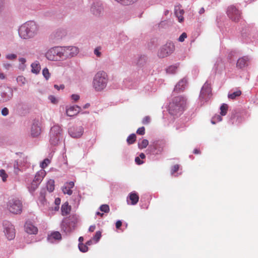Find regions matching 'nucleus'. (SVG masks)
Segmentation results:
<instances>
[{
  "label": "nucleus",
  "mask_w": 258,
  "mask_h": 258,
  "mask_svg": "<svg viewBox=\"0 0 258 258\" xmlns=\"http://www.w3.org/2000/svg\"><path fill=\"white\" fill-rule=\"evenodd\" d=\"M38 31V26L34 21H28L23 24L19 29V34L23 39L33 37Z\"/></svg>",
  "instance_id": "obj_1"
},
{
  "label": "nucleus",
  "mask_w": 258,
  "mask_h": 258,
  "mask_svg": "<svg viewBox=\"0 0 258 258\" xmlns=\"http://www.w3.org/2000/svg\"><path fill=\"white\" fill-rule=\"evenodd\" d=\"M108 76L104 71H99L95 75L93 81V87L96 91L103 90L108 83Z\"/></svg>",
  "instance_id": "obj_2"
},
{
  "label": "nucleus",
  "mask_w": 258,
  "mask_h": 258,
  "mask_svg": "<svg viewBox=\"0 0 258 258\" xmlns=\"http://www.w3.org/2000/svg\"><path fill=\"white\" fill-rule=\"evenodd\" d=\"M186 106V99L181 96L175 97L169 105V110L170 113L176 114L183 111Z\"/></svg>",
  "instance_id": "obj_3"
},
{
  "label": "nucleus",
  "mask_w": 258,
  "mask_h": 258,
  "mask_svg": "<svg viewBox=\"0 0 258 258\" xmlns=\"http://www.w3.org/2000/svg\"><path fill=\"white\" fill-rule=\"evenodd\" d=\"M62 132L61 126L58 124L51 127L49 133V142L51 145L55 146L58 144L60 140L62 139Z\"/></svg>",
  "instance_id": "obj_4"
},
{
  "label": "nucleus",
  "mask_w": 258,
  "mask_h": 258,
  "mask_svg": "<svg viewBox=\"0 0 258 258\" xmlns=\"http://www.w3.org/2000/svg\"><path fill=\"white\" fill-rule=\"evenodd\" d=\"M22 203L18 199H10L7 203V210L14 214H21L22 212Z\"/></svg>",
  "instance_id": "obj_5"
},
{
  "label": "nucleus",
  "mask_w": 258,
  "mask_h": 258,
  "mask_svg": "<svg viewBox=\"0 0 258 258\" xmlns=\"http://www.w3.org/2000/svg\"><path fill=\"white\" fill-rule=\"evenodd\" d=\"M46 57L50 60L57 61L62 60L61 47H54L49 49L45 54Z\"/></svg>",
  "instance_id": "obj_6"
},
{
  "label": "nucleus",
  "mask_w": 258,
  "mask_h": 258,
  "mask_svg": "<svg viewBox=\"0 0 258 258\" xmlns=\"http://www.w3.org/2000/svg\"><path fill=\"white\" fill-rule=\"evenodd\" d=\"M4 232L7 239L9 240L13 239L15 237V229L14 225L9 221H3Z\"/></svg>",
  "instance_id": "obj_7"
},
{
  "label": "nucleus",
  "mask_w": 258,
  "mask_h": 258,
  "mask_svg": "<svg viewBox=\"0 0 258 258\" xmlns=\"http://www.w3.org/2000/svg\"><path fill=\"white\" fill-rule=\"evenodd\" d=\"M61 49L62 60L74 57L77 55L79 52V49L74 46L61 47Z\"/></svg>",
  "instance_id": "obj_8"
},
{
  "label": "nucleus",
  "mask_w": 258,
  "mask_h": 258,
  "mask_svg": "<svg viewBox=\"0 0 258 258\" xmlns=\"http://www.w3.org/2000/svg\"><path fill=\"white\" fill-rule=\"evenodd\" d=\"M229 18L233 21L237 22L241 18L240 12L234 6H229L227 11Z\"/></svg>",
  "instance_id": "obj_9"
},
{
  "label": "nucleus",
  "mask_w": 258,
  "mask_h": 258,
  "mask_svg": "<svg viewBox=\"0 0 258 258\" xmlns=\"http://www.w3.org/2000/svg\"><path fill=\"white\" fill-rule=\"evenodd\" d=\"M174 50V45L173 43H166L159 50L158 55L160 57L164 58L171 54Z\"/></svg>",
  "instance_id": "obj_10"
},
{
  "label": "nucleus",
  "mask_w": 258,
  "mask_h": 258,
  "mask_svg": "<svg viewBox=\"0 0 258 258\" xmlns=\"http://www.w3.org/2000/svg\"><path fill=\"white\" fill-rule=\"evenodd\" d=\"M13 96L12 90L9 88L0 87V102H5L10 100Z\"/></svg>",
  "instance_id": "obj_11"
},
{
  "label": "nucleus",
  "mask_w": 258,
  "mask_h": 258,
  "mask_svg": "<svg viewBox=\"0 0 258 258\" xmlns=\"http://www.w3.org/2000/svg\"><path fill=\"white\" fill-rule=\"evenodd\" d=\"M45 175L46 172L43 169H41L37 172L32 182L31 188H33V190H35L38 187V184L41 182Z\"/></svg>",
  "instance_id": "obj_12"
},
{
  "label": "nucleus",
  "mask_w": 258,
  "mask_h": 258,
  "mask_svg": "<svg viewBox=\"0 0 258 258\" xmlns=\"http://www.w3.org/2000/svg\"><path fill=\"white\" fill-rule=\"evenodd\" d=\"M211 88L210 85L205 83L203 86L200 95V99L207 101L211 96Z\"/></svg>",
  "instance_id": "obj_13"
},
{
  "label": "nucleus",
  "mask_w": 258,
  "mask_h": 258,
  "mask_svg": "<svg viewBox=\"0 0 258 258\" xmlns=\"http://www.w3.org/2000/svg\"><path fill=\"white\" fill-rule=\"evenodd\" d=\"M69 133L73 138H80L83 135V128L82 126H72L70 128Z\"/></svg>",
  "instance_id": "obj_14"
},
{
  "label": "nucleus",
  "mask_w": 258,
  "mask_h": 258,
  "mask_svg": "<svg viewBox=\"0 0 258 258\" xmlns=\"http://www.w3.org/2000/svg\"><path fill=\"white\" fill-rule=\"evenodd\" d=\"M165 147V143L161 141H156L153 142L152 145H151V148L153 152L157 151L156 154L161 153L163 151Z\"/></svg>",
  "instance_id": "obj_15"
},
{
  "label": "nucleus",
  "mask_w": 258,
  "mask_h": 258,
  "mask_svg": "<svg viewBox=\"0 0 258 258\" xmlns=\"http://www.w3.org/2000/svg\"><path fill=\"white\" fill-rule=\"evenodd\" d=\"M249 58L248 56H243L239 58L237 61L236 67L240 69H242L248 65Z\"/></svg>",
  "instance_id": "obj_16"
},
{
  "label": "nucleus",
  "mask_w": 258,
  "mask_h": 258,
  "mask_svg": "<svg viewBox=\"0 0 258 258\" xmlns=\"http://www.w3.org/2000/svg\"><path fill=\"white\" fill-rule=\"evenodd\" d=\"M41 132V127L39 125V123L38 121H35L31 127V135L33 137H38Z\"/></svg>",
  "instance_id": "obj_17"
},
{
  "label": "nucleus",
  "mask_w": 258,
  "mask_h": 258,
  "mask_svg": "<svg viewBox=\"0 0 258 258\" xmlns=\"http://www.w3.org/2000/svg\"><path fill=\"white\" fill-rule=\"evenodd\" d=\"M81 111V108L77 106H72L66 109L67 115L69 116L76 115Z\"/></svg>",
  "instance_id": "obj_18"
},
{
  "label": "nucleus",
  "mask_w": 258,
  "mask_h": 258,
  "mask_svg": "<svg viewBox=\"0 0 258 258\" xmlns=\"http://www.w3.org/2000/svg\"><path fill=\"white\" fill-rule=\"evenodd\" d=\"M187 83V80L186 78H183L181 79L176 85L174 89V91L178 93L180 91L183 90Z\"/></svg>",
  "instance_id": "obj_19"
},
{
  "label": "nucleus",
  "mask_w": 258,
  "mask_h": 258,
  "mask_svg": "<svg viewBox=\"0 0 258 258\" xmlns=\"http://www.w3.org/2000/svg\"><path fill=\"white\" fill-rule=\"evenodd\" d=\"M139 200L138 195L136 192H131L127 200L128 204L135 205L137 204Z\"/></svg>",
  "instance_id": "obj_20"
},
{
  "label": "nucleus",
  "mask_w": 258,
  "mask_h": 258,
  "mask_svg": "<svg viewBox=\"0 0 258 258\" xmlns=\"http://www.w3.org/2000/svg\"><path fill=\"white\" fill-rule=\"evenodd\" d=\"M25 231L31 234H35L37 233L38 229L36 227L30 223H26L25 225Z\"/></svg>",
  "instance_id": "obj_21"
},
{
  "label": "nucleus",
  "mask_w": 258,
  "mask_h": 258,
  "mask_svg": "<svg viewBox=\"0 0 258 258\" xmlns=\"http://www.w3.org/2000/svg\"><path fill=\"white\" fill-rule=\"evenodd\" d=\"M74 186V183L73 181L67 182L63 187H62V190L64 194H68L71 195L73 194L72 188Z\"/></svg>",
  "instance_id": "obj_22"
},
{
  "label": "nucleus",
  "mask_w": 258,
  "mask_h": 258,
  "mask_svg": "<svg viewBox=\"0 0 258 258\" xmlns=\"http://www.w3.org/2000/svg\"><path fill=\"white\" fill-rule=\"evenodd\" d=\"M102 9L101 5L97 3L92 6L91 11L94 15L98 16L101 14Z\"/></svg>",
  "instance_id": "obj_23"
},
{
  "label": "nucleus",
  "mask_w": 258,
  "mask_h": 258,
  "mask_svg": "<svg viewBox=\"0 0 258 258\" xmlns=\"http://www.w3.org/2000/svg\"><path fill=\"white\" fill-rule=\"evenodd\" d=\"M175 15L178 18V21L179 22H183L184 18L183 17V15L184 14V11L183 9H181L180 7L176 6L175 7Z\"/></svg>",
  "instance_id": "obj_24"
},
{
  "label": "nucleus",
  "mask_w": 258,
  "mask_h": 258,
  "mask_svg": "<svg viewBox=\"0 0 258 258\" xmlns=\"http://www.w3.org/2000/svg\"><path fill=\"white\" fill-rule=\"evenodd\" d=\"M31 72L33 74H38L39 73L41 67L39 61H35L31 64Z\"/></svg>",
  "instance_id": "obj_25"
},
{
  "label": "nucleus",
  "mask_w": 258,
  "mask_h": 258,
  "mask_svg": "<svg viewBox=\"0 0 258 258\" xmlns=\"http://www.w3.org/2000/svg\"><path fill=\"white\" fill-rule=\"evenodd\" d=\"M61 210L63 216H66L70 214L71 207L69 205L68 202H67L62 205Z\"/></svg>",
  "instance_id": "obj_26"
},
{
  "label": "nucleus",
  "mask_w": 258,
  "mask_h": 258,
  "mask_svg": "<svg viewBox=\"0 0 258 258\" xmlns=\"http://www.w3.org/2000/svg\"><path fill=\"white\" fill-rule=\"evenodd\" d=\"M48 240L53 242V240H60L61 239V235L59 232L55 231L52 232L50 235H48Z\"/></svg>",
  "instance_id": "obj_27"
},
{
  "label": "nucleus",
  "mask_w": 258,
  "mask_h": 258,
  "mask_svg": "<svg viewBox=\"0 0 258 258\" xmlns=\"http://www.w3.org/2000/svg\"><path fill=\"white\" fill-rule=\"evenodd\" d=\"M46 187L49 192L53 191L54 189V181L52 179L48 180L47 183Z\"/></svg>",
  "instance_id": "obj_28"
},
{
  "label": "nucleus",
  "mask_w": 258,
  "mask_h": 258,
  "mask_svg": "<svg viewBox=\"0 0 258 258\" xmlns=\"http://www.w3.org/2000/svg\"><path fill=\"white\" fill-rule=\"evenodd\" d=\"M228 106L226 104H223L220 107V114L221 115H225L228 110Z\"/></svg>",
  "instance_id": "obj_29"
},
{
  "label": "nucleus",
  "mask_w": 258,
  "mask_h": 258,
  "mask_svg": "<svg viewBox=\"0 0 258 258\" xmlns=\"http://www.w3.org/2000/svg\"><path fill=\"white\" fill-rule=\"evenodd\" d=\"M136 140V136L134 134L130 135L127 138V142L130 145L134 143Z\"/></svg>",
  "instance_id": "obj_30"
},
{
  "label": "nucleus",
  "mask_w": 258,
  "mask_h": 258,
  "mask_svg": "<svg viewBox=\"0 0 258 258\" xmlns=\"http://www.w3.org/2000/svg\"><path fill=\"white\" fill-rule=\"evenodd\" d=\"M241 94V91L240 90H237L232 93L228 95V98L231 99H234L236 97L239 96Z\"/></svg>",
  "instance_id": "obj_31"
},
{
  "label": "nucleus",
  "mask_w": 258,
  "mask_h": 258,
  "mask_svg": "<svg viewBox=\"0 0 258 258\" xmlns=\"http://www.w3.org/2000/svg\"><path fill=\"white\" fill-rule=\"evenodd\" d=\"M149 144V142L146 139H144L141 143L138 144V147L140 149H142L146 148Z\"/></svg>",
  "instance_id": "obj_32"
},
{
  "label": "nucleus",
  "mask_w": 258,
  "mask_h": 258,
  "mask_svg": "<svg viewBox=\"0 0 258 258\" xmlns=\"http://www.w3.org/2000/svg\"><path fill=\"white\" fill-rule=\"evenodd\" d=\"M17 81L20 86H23L25 84L26 80L23 76H20L17 78Z\"/></svg>",
  "instance_id": "obj_33"
},
{
  "label": "nucleus",
  "mask_w": 258,
  "mask_h": 258,
  "mask_svg": "<svg viewBox=\"0 0 258 258\" xmlns=\"http://www.w3.org/2000/svg\"><path fill=\"white\" fill-rule=\"evenodd\" d=\"M177 69V67L176 66H171L167 69L166 72L168 74H173L176 72Z\"/></svg>",
  "instance_id": "obj_34"
},
{
  "label": "nucleus",
  "mask_w": 258,
  "mask_h": 258,
  "mask_svg": "<svg viewBox=\"0 0 258 258\" xmlns=\"http://www.w3.org/2000/svg\"><path fill=\"white\" fill-rule=\"evenodd\" d=\"M42 74L46 80H48L50 77V74L47 68H44L42 70Z\"/></svg>",
  "instance_id": "obj_35"
},
{
  "label": "nucleus",
  "mask_w": 258,
  "mask_h": 258,
  "mask_svg": "<svg viewBox=\"0 0 258 258\" xmlns=\"http://www.w3.org/2000/svg\"><path fill=\"white\" fill-rule=\"evenodd\" d=\"M50 163V160L48 158L45 159L40 164V167L44 169L46 168L48 165Z\"/></svg>",
  "instance_id": "obj_36"
},
{
  "label": "nucleus",
  "mask_w": 258,
  "mask_h": 258,
  "mask_svg": "<svg viewBox=\"0 0 258 258\" xmlns=\"http://www.w3.org/2000/svg\"><path fill=\"white\" fill-rule=\"evenodd\" d=\"M100 210L102 212H104L105 213H108L109 212L110 209L108 205H102L100 207Z\"/></svg>",
  "instance_id": "obj_37"
},
{
  "label": "nucleus",
  "mask_w": 258,
  "mask_h": 258,
  "mask_svg": "<svg viewBox=\"0 0 258 258\" xmlns=\"http://www.w3.org/2000/svg\"><path fill=\"white\" fill-rule=\"evenodd\" d=\"M79 248L81 251L83 252H85L87 251L88 250V247H87V246L85 245L83 243L79 244Z\"/></svg>",
  "instance_id": "obj_38"
},
{
  "label": "nucleus",
  "mask_w": 258,
  "mask_h": 258,
  "mask_svg": "<svg viewBox=\"0 0 258 258\" xmlns=\"http://www.w3.org/2000/svg\"><path fill=\"white\" fill-rule=\"evenodd\" d=\"M0 176L2 178L3 181H6L7 180V178L8 177V175L6 173L5 170H4V169L0 170Z\"/></svg>",
  "instance_id": "obj_39"
},
{
  "label": "nucleus",
  "mask_w": 258,
  "mask_h": 258,
  "mask_svg": "<svg viewBox=\"0 0 258 258\" xmlns=\"http://www.w3.org/2000/svg\"><path fill=\"white\" fill-rule=\"evenodd\" d=\"M101 237V232L100 231H98L96 232L94 236L93 237V239L97 242L100 239Z\"/></svg>",
  "instance_id": "obj_40"
},
{
  "label": "nucleus",
  "mask_w": 258,
  "mask_h": 258,
  "mask_svg": "<svg viewBox=\"0 0 258 258\" xmlns=\"http://www.w3.org/2000/svg\"><path fill=\"white\" fill-rule=\"evenodd\" d=\"M179 168V165L178 164L174 165L171 168V173L172 175H174Z\"/></svg>",
  "instance_id": "obj_41"
},
{
  "label": "nucleus",
  "mask_w": 258,
  "mask_h": 258,
  "mask_svg": "<svg viewBox=\"0 0 258 258\" xmlns=\"http://www.w3.org/2000/svg\"><path fill=\"white\" fill-rule=\"evenodd\" d=\"M150 120H151L150 117L149 116H146L143 119L142 123L144 124H148L150 122Z\"/></svg>",
  "instance_id": "obj_42"
},
{
  "label": "nucleus",
  "mask_w": 258,
  "mask_h": 258,
  "mask_svg": "<svg viewBox=\"0 0 258 258\" xmlns=\"http://www.w3.org/2000/svg\"><path fill=\"white\" fill-rule=\"evenodd\" d=\"M137 133L140 135H143L145 133V129L144 127H141L138 129Z\"/></svg>",
  "instance_id": "obj_43"
},
{
  "label": "nucleus",
  "mask_w": 258,
  "mask_h": 258,
  "mask_svg": "<svg viewBox=\"0 0 258 258\" xmlns=\"http://www.w3.org/2000/svg\"><path fill=\"white\" fill-rule=\"evenodd\" d=\"M186 37H187L186 33L185 32H183L179 36V37L178 38V41L180 42H183L184 41L185 38H186Z\"/></svg>",
  "instance_id": "obj_44"
},
{
  "label": "nucleus",
  "mask_w": 258,
  "mask_h": 258,
  "mask_svg": "<svg viewBox=\"0 0 258 258\" xmlns=\"http://www.w3.org/2000/svg\"><path fill=\"white\" fill-rule=\"evenodd\" d=\"M17 55L15 54H9L6 56L7 58L11 60L15 59Z\"/></svg>",
  "instance_id": "obj_45"
},
{
  "label": "nucleus",
  "mask_w": 258,
  "mask_h": 258,
  "mask_svg": "<svg viewBox=\"0 0 258 258\" xmlns=\"http://www.w3.org/2000/svg\"><path fill=\"white\" fill-rule=\"evenodd\" d=\"M8 113H9V110L7 108L5 107L2 109V114L3 115L6 116L8 114Z\"/></svg>",
  "instance_id": "obj_46"
},
{
  "label": "nucleus",
  "mask_w": 258,
  "mask_h": 258,
  "mask_svg": "<svg viewBox=\"0 0 258 258\" xmlns=\"http://www.w3.org/2000/svg\"><path fill=\"white\" fill-rule=\"evenodd\" d=\"M54 87L57 90H59L60 89L63 90L64 88V85L63 84L59 86L57 85H54Z\"/></svg>",
  "instance_id": "obj_47"
},
{
  "label": "nucleus",
  "mask_w": 258,
  "mask_h": 258,
  "mask_svg": "<svg viewBox=\"0 0 258 258\" xmlns=\"http://www.w3.org/2000/svg\"><path fill=\"white\" fill-rule=\"evenodd\" d=\"M49 99L50 100V101L52 103H54V104L56 103L57 102L56 99L53 96H50L49 97Z\"/></svg>",
  "instance_id": "obj_48"
},
{
  "label": "nucleus",
  "mask_w": 258,
  "mask_h": 258,
  "mask_svg": "<svg viewBox=\"0 0 258 258\" xmlns=\"http://www.w3.org/2000/svg\"><path fill=\"white\" fill-rule=\"evenodd\" d=\"M94 53L98 56L100 57L101 55V52H100V48L97 47L94 50Z\"/></svg>",
  "instance_id": "obj_49"
},
{
  "label": "nucleus",
  "mask_w": 258,
  "mask_h": 258,
  "mask_svg": "<svg viewBox=\"0 0 258 258\" xmlns=\"http://www.w3.org/2000/svg\"><path fill=\"white\" fill-rule=\"evenodd\" d=\"M71 98L74 101H77L79 99L80 96L77 94H73L71 96Z\"/></svg>",
  "instance_id": "obj_50"
},
{
  "label": "nucleus",
  "mask_w": 258,
  "mask_h": 258,
  "mask_svg": "<svg viewBox=\"0 0 258 258\" xmlns=\"http://www.w3.org/2000/svg\"><path fill=\"white\" fill-rule=\"evenodd\" d=\"M122 225V222L120 220L116 221L115 223V227L117 229H119Z\"/></svg>",
  "instance_id": "obj_51"
},
{
  "label": "nucleus",
  "mask_w": 258,
  "mask_h": 258,
  "mask_svg": "<svg viewBox=\"0 0 258 258\" xmlns=\"http://www.w3.org/2000/svg\"><path fill=\"white\" fill-rule=\"evenodd\" d=\"M135 161H136V163L138 165H140L143 163V162L142 160H141L139 157H137L135 158Z\"/></svg>",
  "instance_id": "obj_52"
},
{
  "label": "nucleus",
  "mask_w": 258,
  "mask_h": 258,
  "mask_svg": "<svg viewBox=\"0 0 258 258\" xmlns=\"http://www.w3.org/2000/svg\"><path fill=\"white\" fill-rule=\"evenodd\" d=\"M19 62H20L21 63L23 64H25V62H26V59H25V58H23V57L20 58H19Z\"/></svg>",
  "instance_id": "obj_53"
},
{
  "label": "nucleus",
  "mask_w": 258,
  "mask_h": 258,
  "mask_svg": "<svg viewBox=\"0 0 258 258\" xmlns=\"http://www.w3.org/2000/svg\"><path fill=\"white\" fill-rule=\"evenodd\" d=\"M95 228H96V227L95 225H91L90 226V227L89 228V231L91 232H93L95 230Z\"/></svg>",
  "instance_id": "obj_54"
},
{
  "label": "nucleus",
  "mask_w": 258,
  "mask_h": 258,
  "mask_svg": "<svg viewBox=\"0 0 258 258\" xmlns=\"http://www.w3.org/2000/svg\"><path fill=\"white\" fill-rule=\"evenodd\" d=\"M55 204L56 205H59L60 204V199L58 198L55 199Z\"/></svg>",
  "instance_id": "obj_55"
},
{
  "label": "nucleus",
  "mask_w": 258,
  "mask_h": 258,
  "mask_svg": "<svg viewBox=\"0 0 258 258\" xmlns=\"http://www.w3.org/2000/svg\"><path fill=\"white\" fill-rule=\"evenodd\" d=\"M4 66L6 69L9 70L11 67V64L10 63H6L4 64Z\"/></svg>",
  "instance_id": "obj_56"
},
{
  "label": "nucleus",
  "mask_w": 258,
  "mask_h": 258,
  "mask_svg": "<svg viewBox=\"0 0 258 258\" xmlns=\"http://www.w3.org/2000/svg\"><path fill=\"white\" fill-rule=\"evenodd\" d=\"M193 153L195 154H199L201 153V151L199 149H194Z\"/></svg>",
  "instance_id": "obj_57"
},
{
  "label": "nucleus",
  "mask_w": 258,
  "mask_h": 258,
  "mask_svg": "<svg viewBox=\"0 0 258 258\" xmlns=\"http://www.w3.org/2000/svg\"><path fill=\"white\" fill-rule=\"evenodd\" d=\"M5 78V75L4 73H0V79L3 80Z\"/></svg>",
  "instance_id": "obj_58"
},
{
  "label": "nucleus",
  "mask_w": 258,
  "mask_h": 258,
  "mask_svg": "<svg viewBox=\"0 0 258 258\" xmlns=\"http://www.w3.org/2000/svg\"><path fill=\"white\" fill-rule=\"evenodd\" d=\"M204 12H205V9H204V8H202L200 10V11H199V13H200V14H202L204 13Z\"/></svg>",
  "instance_id": "obj_59"
},
{
  "label": "nucleus",
  "mask_w": 258,
  "mask_h": 258,
  "mask_svg": "<svg viewBox=\"0 0 258 258\" xmlns=\"http://www.w3.org/2000/svg\"><path fill=\"white\" fill-rule=\"evenodd\" d=\"M139 157L140 158L144 159L145 158V155L144 153H141Z\"/></svg>",
  "instance_id": "obj_60"
},
{
  "label": "nucleus",
  "mask_w": 258,
  "mask_h": 258,
  "mask_svg": "<svg viewBox=\"0 0 258 258\" xmlns=\"http://www.w3.org/2000/svg\"><path fill=\"white\" fill-rule=\"evenodd\" d=\"M84 240V238L83 237H80L79 238V241L80 242L79 243H82V242Z\"/></svg>",
  "instance_id": "obj_61"
},
{
  "label": "nucleus",
  "mask_w": 258,
  "mask_h": 258,
  "mask_svg": "<svg viewBox=\"0 0 258 258\" xmlns=\"http://www.w3.org/2000/svg\"><path fill=\"white\" fill-rule=\"evenodd\" d=\"M96 214L97 215L100 216L101 217H102V216H103V215H104V214H103V213H100L99 212H96Z\"/></svg>",
  "instance_id": "obj_62"
},
{
  "label": "nucleus",
  "mask_w": 258,
  "mask_h": 258,
  "mask_svg": "<svg viewBox=\"0 0 258 258\" xmlns=\"http://www.w3.org/2000/svg\"><path fill=\"white\" fill-rule=\"evenodd\" d=\"M216 117L217 118V119H218L219 121L222 120V118L220 116L217 115V116Z\"/></svg>",
  "instance_id": "obj_63"
},
{
  "label": "nucleus",
  "mask_w": 258,
  "mask_h": 258,
  "mask_svg": "<svg viewBox=\"0 0 258 258\" xmlns=\"http://www.w3.org/2000/svg\"><path fill=\"white\" fill-rule=\"evenodd\" d=\"M89 106V104H86L85 105V106H84V108H87L88 106Z\"/></svg>",
  "instance_id": "obj_64"
}]
</instances>
